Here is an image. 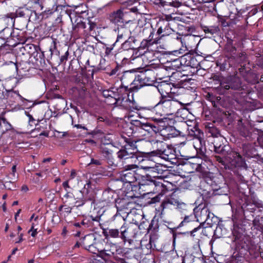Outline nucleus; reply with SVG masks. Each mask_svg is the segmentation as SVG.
<instances>
[{"label":"nucleus","instance_id":"nucleus-1","mask_svg":"<svg viewBox=\"0 0 263 263\" xmlns=\"http://www.w3.org/2000/svg\"><path fill=\"white\" fill-rule=\"evenodd\" d=\"M126 144L117 153L119 162L123 166L126 164L139 163L143 160V157L139 152L137 142L131 139H125Z\"/></svg>","mask_w":263,"mask_h":263},{"label":"nucleus","instance_id":"nucleus-2","mask_svg":"<svg viewBox=\"0 0 263 263\" xmlns=\"http://www.w3.org/2000/svg\"><path fill=\"white\" fill-rule=\"evenodd\" d=\"M145 77V74H137L134 69L125 71L120 78L121 86L126 90L136 91L143 86Z\"/></svg>","mask_w":263,"mask_h":263},{"label":"nucleus","instance_id":"nucleus-3","mask_svg":"<svg viewBox=\"0 0 263 263\" xmlns=\"http://www.w3.org/2000/svg\"><path fill=\"white\" fill-rule=\"evenodd\" d=\"M140 172L141 170L138 168L137 165L126 164L120 172V180L124 183H129L132 187L139 186L141 189L142 176Z\"/></svg>","mask_w":263,"mask_h":263},{"label":"nucleus","instance_id":"nucleus-4","mask_svg":"<svg viewBox=\"0 0 263 263\" xmlns=\"http://www.w3.org/2000/svg\"><path fill=\"white\" fill-rule=\"evenodd\" d=\"M161 99L154 107L156 114L160 116L173 115L176 112L179 107V102L165 95L164 92H159Z\"/></svg>","mask_w":263,"mask_h":263},{"label":"nucleus","instance_id":"nucleus-5","mask_svg":"<svg viewBox=\"0 0 263 263\" xmlns=\"http://www.w3.org/2000/svg\"><path fill=\"white\" fill-rule=\"evenodd\" d=\"M143 224L140 223L139 226L132 223L124 222L120 227L121 239L124 242L131 243L133 239L137 238L140 233L139 230Z\"/></svg>","mask_w":263,"mask_h":263},{"label":"nucleus","instance_id":"nucleus-6","mask_svg":"<svg viewBox=\"0 0 263 263\" xmlns=\"http://www.w3.org/2000/svg\"><path fill=\"white\" fill-rule=\"evenodd\" d=\"M169 184L170 183L165 181L163 178H160L144 182L142 186L146 187L147 189H145V190H147V193L157 194L163 196L168 191L167 184Z\"/></svg>","mask_w":263,"mask_h":263},{"label":"nucleus","instance_id":"nucleus-7","mask_svg":"<svg viewBox=\"0 0 263 263\" xmlns=\"http://www.w3.org/2000/svg\"><path fill=\"white\" fill-rule=\"evenodd\" d=\"M108 20L114 24H127L130 22L129 12L124 8H120L111 12L108 15Z\"/></svg>","mask_w":263,"mask_h":263},{"label":"nucleus","instance_id":"nucleus-8","mask_svg":"<svg viewBox=\"0 0 263 263\" xmlns=\"http://www.w3.org/2000/svg\"><path fill=\"white\" fill-rule=\"evenodd\" d=\"M147 174L142 176V183L154 179L163 178V174L167 171L165 167L160 164L155 163V165L147 166Z\"/></svg>","mask_w":263,"mask_h":263},{"label":"nucleus","instance_id":"nucleus-9","mask_svg":"<svg viewBox=\"0 0 263 263\" xmlns=\"http://www.w3.org/2000/svg\"><path fill=\"white\" fill-rule=\"evenodd\" d=\"M220 87L223 89V92H224L230 89L239 90L242 87V85L239 78L231 76L220 80Z\"/></svg>","mask_w":263,"mask_h":263},{"label":"nucleus","instance_id":"nucleus-10","mask_svg":"<svg viewBox=\"0 0 263 263\" xmlns=\"http://www.w3.org/2000/svg\"><path fill=\"white\" fill-rule=\"evenodd\" d=\"M193 212L194 216L198 221H201V222H207L209 223L208 221L213 216V214L210 212L209 209L205 203H201L197 206L194 208Z\"/></svg>","mask_w":263,"mask_h":263},{"label":"nucleus","instance_id":"nucleus-11","mask_svg":"<svg viewBox=\"0 0 263 263\" xmlns=\"http://www.w3.org/2000/svg\"><path fill=\"white\" fill-rule=\"evenodd\" d=\"M229 161L230 165L233 167H237L247 170V165L245 160L237 152H232L229 157Z\"/></svg>","mask_w":263,"mask_h":263},{"label":"nucleus","instance_id":"nucleus-12","mask_svg":"<svg viewBox=\"0 0 263 263\" xmlns=\"http://www.w3.org/2000/svg\"><path fill=\"white\" fill-rule=\"evenodd\" d=\"M100 153L107 160V163L111 165H116L114 162L112 156L114 146L110 144L102 143L100 145Z\"/></svg>","mask_w":263,"mask_h":263},{"label":"nucleus","instance_id":"nucleus-13","mask_svg":"<svg viewBox=\"0 0 263 263\" xmlns=\"http://www.w3.org/2000/svg\"><path fill=\"white\" fill-rule=\"evenodd\" d=\"M99 203L103 206L108 205L110 204L116 202V194L111 189H107L103 191L101 197L100 198Z\"/></svg>","mask_w":263,"mask_h":263},{"label":"nucleus","instance_id":"nucleus-14","mask_svg":"<svg viewBox=\"0 0 263 263\" xmlns=\"http://www.w3.org/2000/svg\"><path fill=\"white\" fill-rule=\"evenodd\" d=\"M90 186L89 183H87L84 185L82 190L80 191L82 195L80 197H78L81 203L78 204V206L83 205L88 200H94V193L91 189H89Z\"/></svg>","mask_w":263,"mask_h":263},{"label":"nucleus","instance_id":"nucleus-15","mask_svg":"<svg viewBox=\"0 0 263 263\" xmlns=\"http://www.w3.org/2000/svg\"><path fill=\"white\" fill-rule=\"evenodd\" d=\"M251 126L248 122H243L240 119L237 122V130L239 134L245 138H250L251 136Z\"/></svg>","mask_w":263,"mask_h":263},{"label":"nucleus","instance_id":"nucleus-16","mask_svg":"<svg viewBox=\"0 0 263 263\" xmlns=\"http://www.w3.org/2000/svg\"><path fill=\"white\" fill-rule=\"evenodd\" d=\"M115 102L114 103L117 106H121L123 108L127 110L131 109L134 108V101L130 100L128 96L124 97L121 96L117 98H115Z\"/></svg>","mask_w":263,"mask_h":263},{"label":"nucleus","instance_id":"nucleus-17","mask_svg":"<svg viewBox=\"0 0 263 263\" xmlns=\"http://www.w3.org/2000/svg\"><path fill=\"white\" fill-rule=\"evenodd\" d=\"M116 208L117 209V213L119 214L120 212H123L124 213L128 214L129 212L131 210L132 205L133 203L131 202L128 201L126 199H120L119 201H116Z\"/></svg>","mask_w":263,"mask_h":263},{"label":"nucleus","instance_id":"nucleus-18","mask_svg":"<svg viewBox=\"0 0 263 263\" xmlns=\"http://www.w3.org/2000/svg\"><path fill=\"white\" fill-rule=\"evenodd\" d=\"M152 144L153 148L155 149L153 153L159 156L166 155V148H167L166 143L162 141L153 140Z\"/></svg>","mask_w":263,"mask_h":263},{"label":"nucleus","instance_id":"nucleus-19","mask_svg":"<svg viewBox=\"0 0 263 263\" xmlns=\"http://www.w3.org/2000/svg\"><path fill=\"white\" fill-rule=\"evenodd\" d=\"M193 146L196 149L197 154L201 157H205V141L202 138L200 139H193Z\"/></svg>","mask_w":263,"mask_h":263},{"label":"nucleus","instance_id":"nucleus-20","mask_svg":"<svg viewBox=\"0 0 263 263\" xmlns=\"http://www.w3.org/2000/svg\"><path fill=\"white\" fill-rule=\"evenodd\" d=\"M182 200L175 193H173L170 196L166 197L162 202V205L163 208H168L169 205L177 207Z\"/></svg>","mask_w":263,"mask_h":263},{"label":"nucleus","instance_id":"nucleus-21","mask_svg":"<svg viewBox=\"0 0 263 263\" xmlns=\"http://www.w3.org/2000/svg\"><path fill=\"white\" fill-rule=\"evenodd\" d=\"M168 3L170 6L175 8H179L183 5L188 7H191L197 5V0H172Z\"/></svg>","mask_w":263,"mask_h":263},{"label":"nucleus","instance_id":"nucleus-22","mask_svg":"<svg viewBox=\"0 0 263 263\" xmlns=\"http://www.w3.org/2000/svg\"><path fill=\"white\" fill-rule=\"evenodd\" d=\"M95 237L91 235L85 236L83 241V245L84 247L89 251L96 253V249L94 246Z\"/></svg>","mask_w":263,"mask_h":263},{"label":"nucleus","instance_id":"nucleus-23","mask_svg":"<svg viewBox=\"0 0 263 263\" xmlns=\"http://www.w3.org/2000/svg\"><path fill=\"white\" fill-rule=\"evenodd\" d=\"M217 140L218 139L215 140L213 142L214 152L217 154L224 156L227 154L229 150V147L228 145H224L223 143H219Z\"/></svg>","mask_w":263,"mask_h":263},{"label":"nucleus","instance_id":"nucleus-24","mask_svg":"<svg viewBox=\"0 0 263 263\" xmlns=\"http://www.w3.org/2000/svg\"><path fill=\"white\" fill-rule=\"evenodd\" d=\"M181 125L184 128H187L189 134L193 136L194 139H200L203 137V133L196 127L190 128L185 123H182Z\"/></svg>","mask_w":263,"mask_h":263},{"label":"nucleus","instance_id":"nucleus-25","mask_svg":"<svg viewBox=\"0 0 263 263\" xmlns=\"http://www.w3.org/2000/svg\"><path fill=\"white\" fill-rule=\"evenodd\" d=\"M175 208L178 211V212L182 215L189 214L192 212L194 209L191 205L186 204L182 201Z\"/></svg>","mask_w":263,"mask_h":263},{"label":"nucleus","instance_id":"nucleus-26","mask_svg":"<svg viewBox=\"0 0 263 263\" xmlns=\"http://www.w3.org/2000/svg\"><path fill=\"white\" fill-rule=\"evenodd\" d=\"M12 34V29L9 27H5L0 31V46L7 42V40Z\"/></svg>","mask_w":263,"mask_h":263},{"label":"nucleus","instance_id":"nucleus-27","mask_svg":"<svg viewBox=\"0 0 263 263\" xmlns=\"http://www.w3.org/2000/svg\"><path fill=\"white\" fill-rule=\"evenodd\" d=\"M137 42L138 40L134 36H130L122 44V48L124 50L134 49L135 48L136 43Z\"/></svg>","mask_w":263,"mask_h":263},{"label":"nucleus","instance_id":"nucleus-28","mask_svg":"<svg viewBox=\"0 0 263 263\" xmlns=\"http://www.w3.org/2000/svg\"><path fill=\"white\" fill-rule=\"evenodd\" d=\"M103 233L106 237H110L114 238H121L120 229H108L107 230H103Z\"/></svg>","mask_w":263,"mask_h":263},{"label":"nucleus","instance_id":"nucleus-29","mask_svg":"<svg viewBox=\"0 0 263 263\" xmlns=\"http://www.w3.org/2000/svg\"><path fill=\"white\" fill-rule=\"evenodd\" d=\"M117 31L118 35L116 42H122L128 36L129 30L127 28L123 27L120 28L118 27Z\"/></svg>","mask_w":263,"mask_h":263},{"label":"nucleus","instance_id":"nucleus-30","mask_svg":"<svg viewBox=\"0 0 263 263\" xmlns=\"http://www.w3.org/2000/svg\"><path fill=\"white\" fill-rule=\"evenodd\" d=\"M141 130L146 132L149 134H152L153 133H156L159 131L157 126L148 122L143 123Z\"/></svg>","mask_w":263,"mask_h":263},{"label":"nucleus","instance_id":"nucleus-31","mask_svg":"<svg viewBox=\"0 0 263 263\" xmlns=\"http://www.w3.org/2000/svg\"><path fill=\"white\" fill-rule=\"evenodd\" d=\"M243 153L247 158H253L257 155L256 149L250 145L243 146Z\"/></svg>","mask_w":263,"mask_h":263},{"label":"nucleus","instance_id":"nucleus-32","mask_svg":"<svg viewBox=\"0 0 263 263\" xmlns=\"http://www.w3.org/2000/svg\"><path fill=\"white\" fill-rule=\"evenodd\" d=\"M139 73L145 74L146 77L144 81L145 83L143 84V86L149 85L151 83L154 82L156 79L154 76V72L149 70H146L144 72H140Z\"/></svg>","mask_w":263,"mask_h":263},{"label":"nucleus","instance_id":"nucleus-33","mask_svg":"<svg viewBox=\"0 0 263 263\" xmlns=\"http://www.w3.org/2000/svg\"><path fill=\"white\" fill-rule=\"evenodd\" d=\"M202 30L206 34H210L211 35H213L214 34H217L219 31L220 29L218 26H203Z\"/></svg>","mask_w":263,"mask_h":263},{"label":"nucleus","instance_id":"nucleus-34","mask_svg":"<svg viewBox=\"0 0 263 263\" xmlns=\"http://www.w3.org/2000/svg\"><path fill=\"white\" fill-rule=\"evenodd\" d=\"M142 224H143L142 227L147 230L148 232L151 230L155 231L158 228L157 222L154 220H152L150 223H148V222H143Z\"/></svg>","mask_w":263,"mask_h":263},{"label":"nucleus","instance_id":"nucleus-35","mask_svg":"<svg viewBox=\"0 0 263 263\" xmlns=\"http://www.w3.org/2000/svg\"><path fill=\"white\" fill-rule=\"evenodd\" d=\"M17 97H18L22 100H25L24 98L19 94L18 91L8 90L6 100H9L10 102H13Z\"/></svg>","mask_w":263,"mask_h":263},{"label":"nucleus","instance_id":"nucleus-36","mask_svg":"<svg viewBox=\"0 0 263 263\" xmlns=\"http://www.w3.org/2000/svg\"><path fill=\"white\" fill-rule=\"evenodd\" d=\"M228 188L227 186L224 185L223 186H219L218 188H214V192L212 193L214 195H227Z\"/></svg>","mask_w":263,"mask_h":263},{"label":"nucleus","instance_id":"nucleus-37","mask_svg":"<svg viewBox=\"0 0 263 263\" xmlns=\"http://www.w3.org/2000/svg\"><path fill=\"white\" fill-rule=\"evenodd\" d=\"M140 162L143 163V165H141V168L145 170L146 172L148 171V168H146L147 166H153L154 165H155V162L154 161H152L148 159H145L143 158V160L142 161H141Z\"/></svg>","mask_w":263,"mask_h":263},{"label":"nucleus","instance_id":"nucleus-38","mask_svg":"<svg viewBox=\"0 0 263 263\" xmlns=\"http://www.w3.org/2000/svg\"><path fill=\"white\" fill-rule=\"evenodd\" d=\"M10 50V46L6 43H4V44H2L0 46V55L9 53Z\"/></svg>","mask_w":263,"mask_h":263},{"label":"nucleus","instance_id":"nucleus-39","mask_svg":"<svg viewBox=\"0 0 263 263\" xmlns=\"http://www.w3.org/2000/svg\"><path fill=\"white\" fill-rule=\"evenodd\" d=\"M151 41H147L146 40L144 39L140 43V46L138 47L139 50L145 49H146L147 50H149V48L153 46L151 43Z\"/></svg>","mask_w":263,"mask_h":263},{"label":"nucleus","instance_id":"nucleus-40","mask_svg":"<svg viewBox=\"0 0 263 263\" xmlns=\"http://www.w3.org/2000/svg\"><path fill=\"white\" fill-rule=\"evenodd\" d=\"M114 250L116 251V249H104V250H102L100 251V253L104 257H111L114 256L115 254Z\"/></svg>","mask_w":263,"mask_h":263},{"label":"nucleus","instance_id":"nucleus-41","mask_svg":"<svg viewBox=\"0 0 263 263\" xmlns=\"http://www.w3.org/2000/svg\"><path fill=\"white\" fill-rule=\"evenodd\" d=\"M182 60L184 59L182 58L181 60L177 59L173 61L170 65L172 67V69L177 70L178 69L180 68V66L182 65L181 61Z\"/></svg>","mask_w":263,"mask_h":263},{"label":"nucleus","instance_id":"nucleus-42","mask_svg":"<svg viewBox=\"0 0 263 263\" xmlns=\"http://www.w3.org/2000/svg\"><path fill=\"white\" fill-rule=\"evenodd\" d=\"M174 152L175 151L174 149L173 148L172 149L167 145V148H166V155H162L160 156L162 157V158H163L165 159H169L171 158L170 156L171 155H172V157L174 156Z\"/></svg>","mask_w":263,"mask_h":263},{"label":"nucleus","instance_id":"nucleus-43","mask_svg":"<svg viewBox=\"0 0 263 263\" xmlns=\"http://www.w3.org/2000/svg\"><path fill=\"white\" fill-rule=\"evenodd\" d=\"M150 31V34L149 35V36L148 37V38L147 39H146L147 41H151V42H152L151 44H152L153 45L154 44H157L158 42V39L157 38H154V31L153 29H151L149 30Z\"/></svg>","mask_w":263,"mask_h":263},{"label":"nucleus","instance_id":"nucleus-44","mask_svg":"<svg viewBox=\"0 0 263 263\" xmlns=\"http://www.w3.org/2000/svg\"><path fill=\"white\" fill-rule=\"evenodd\" d=\"M184 216V219L180 223L179 226H183V223L188 222L194 219V215H193V211L186 215H183Z\"/></svg>","mask_w":263,"mask_h":263},{"label":"nucleus","instance_id":"nucleus-45","mask_svg":"<svg viewBox=\"0 0 263 263\" xmlns=\"http://www.w3.org/2000/svg\"><path fill=\"white\" fill-rule=\"evenodd\" d=\"M157 77L161 79L162 78L166 77V70L164 68H160L156 69Z\"/></svg>","mask_w":263,"mask_h":263},{"label":"nucleus","instance_id":"nucleus-46","mask_svg":"<svg viewBox=\"0 0 263 263\" xmlns=\"http://www.w3.org/2000/svg\"><path fill=\"white\" fill-rule=\"evenodd\" d=\"M27 11H28L27 9L20 8L16 11L15 15L16 17H25Z\"/></svg>","mask_w":263,"mask_h":263},{"label":"nucleus","instance_id":"nucleus-47","mask_svg":"<svg viewBox=\"0 0 263 263\" xmlns=\"http://www.w3.org/2000/svg\"><path fill=\"white\" fill-rule=\"evenodd\" d=\"M131 123L136 128V130H139V132H141L142 125H143V123L139 120H135L133 121V122Z\"/></svg>","mask_w":263,"mask_h":263},{"label":"nucleus","instance_id":"nucleus-48","mask_svg":"<svg viewBox=\"0 0 263 263\" xmlns=\"http://www.w3.org/2000/svg\"><path fill=\"white\" fill-rule=\"evenodd\" d=\"M103 95L105 98H108V97L115 98V96H116V95L114 92V91L110 90H103Z\"/></svg>","mask_w":263,"mask_h":263},{"label":"nucleus","instance_id":"nucleus-49","mask_svg":"<svg viewBox=\"0 0 263 263\" xmlns=\"http://www.w3.org/2000/svg\"><path fill=\"white\" fill-rule=\"evenodd\" d=\"M8 93V90L6 89L4 87H2L0 88V99L6 100L7 94Z\"/></svg>","mask_w":263,"mask_h":263},{"label":"nucleus","instance_id":"nucleus-50","mask_svg":"<svg viewBox=\"0 0 263 263\" xmlns=\"http://www.w3.org/2000/svg\"><path fill=\"white\" fill-rule=\"evenodd\" d=\"M35 226H36V223H35V222H32L31 228L28 232L29 233L31 232V235L32 237H35L37 233V228H35Z\"/></svg>","mask_w":263,"mask_h":263},{"label":"nucleus","instance_id":"nucleus-51","mask_svg":"<svg viewBox=\"0 0 263 263\" xmlns=\"http://www.w3.org/2000/svg\"><path fill=\"white\" fill-rule=\"evenodd\" d=\"M42 56L43 54L42 53H38L36 51H34L32 54V57L35 59L36 62L40 61V63H41Z\"/></svg>","mask_w":263,"mask_h":263},{"label":"nucleus","instance_id":"nucleus-52","mask_svg":"<svg viewBox=\"0 0 263 263\" xmlns=\"http://www.w3.org/2000/svg\"><path fill=\"white\" fill-rule=\"evenodd\" d=\"M193 256L191 255H185L182 260V263H193Z\"/></svg>","mask_w":263,"mask_h":263},{"label":"nucleus","instance_id":"nucleus-53","mask_svg":"<svg viewBox=\"0 0 263 263\" xmlns=\"http://www.w3.org/2000/svg\"><path fill=\"white\" fill-rule=\"evenodd\" d=\"M73 194L71 192L67 191H66V194L64 195L63 199H65V202H67L68 199H73Z\"/></svg>","mask_w":263,"mask_h":263},{"label":"nucleus","instance_id":"nucleus-54","mask_svg":"<svg viewBox=\"0 0 263 263\" xmlns=\"http://www.w3.org/2000/svg\"><path fill=\"white\" fill-rule=\"evenodd\" d=\"M172 135H174V136L183 135L184 132L183 129H176L174 127H172Z\"/></svg>","mask_w":263,"mask_h":263},{"label":"nucleus","instance_id":"nucleus-55","mask_svg":"<svg viewBox=\"0 0 263 263\" xmlns=\"http://www.w3.org/2000/svg\"><path fill=\"white\" fill-rule=\"evenodd\" d=\"M212 136L218 138V135H220L219 132L215 128H212L210 129Z\"/></svg>","mask_w":263,"mask_h":263},{"label":"nucleus","instance_id":"nucleus-56","mask_svg":"<svg viewBox=\"0 0 263 263\" xmlns=\"http://www.w3.org/2000/svg\"><path fill=\"white\" fill-rule=\"evenodd\" d=\"M4 186L6 189L8 190H13V185L11 181L5 182V183L4 184Z\"/></svg>","mask_w":263,"mask_h":263},{"label":"nucleus","instance_id":"nucleus-57","mask_svg":"<svg viewBox=\"0 0 263 263\" xmlns=\"http://www.w3.org/2000/svg\"><path fill=\"white\" fill-rule=\"evenodd\" d=\"M89 164H95L96 165H101L102 164V161L100 160L95 159L91 158V161Z\"/></svg>","mask_w":263,"mask_h":263},{"label":"nucleus","instance_id":"nucleus-58","mask_svg":"<svg viewBox=\"0 0 263 263\" xmlns=\"http://www.w3.org/2000/svg\"><path fill=\"white\" fill-rule=\"evenodd\" d=\"M215 158L217 161L220 163L222 165H223L226 168H227L226 165L225 164L224 161L223 160V158L219 156H215Z\"/></svg>","mask_w":263,"mask_h":263},{"label":"nucleus","instance_id":"nucleus-59","mask_svg":"<svg viewBox=\"0 0 263 263\" xmlns=\"http://www.w3.org/2000/svg\"><path fill=\"white\" fill-rule=\"evenodd\" d=\"M161 196H162L161 195L157 194L155 197L152 198L151 202L154 203L159 202L160 201Z\"/></svg>","mask_w":263,"mask_h":263},{"label":"nucleus","instance_id":"nucleus-60","mask_svg":"<svg viewBox=\"0 0 263 263\" xmlns=\"http://www.w3.org/2000/svg\"><path fill=\"white\" fill-rule=\"evenodd\" d=\"M39 219V217L37 216H35V214H33L31 216V217L30 218V221H32V222H35L36 223V226L37 225L38 222L37 220Z\"/></svg>","mask_w":263,"mask_h":263},{"label":"nucleus","instance_id":"nucleus-61","mask_svg":"<svg viewBox=\"0 0 263 263\" xmlns=\"http://www.w3.org/2000/svg\"><path fill=\"white\" fill-rule=\"evenodd\" d=\"M253 223L254 226L257 227V229H261V226H260L259 220H257L256 219H255L253 221Z\"/></svg>","mask_w":263,"mask_h":263},{"label":"nucleus","instance_id":"nucleus-62","mask_svg":"<svg viewBox=\"0 0 263 263\" xmlns=\"http://www.w3.org/2000/svg\"><path fill=\"white\" fill-rule=\"evenodd\" d=\"M70 181V179H69L68 180H67L65 182H64L62 184V185L63 187L64 188L65 191H67L68 188H70V186L69 185V182Z\"/></svg>","mask_w":263,"mask_h":263},{"label":"nucleus","instance_id":"nucleus-63","mask_svg":"<svg viewBox=\"0 0 263 263\" xmlns=\"http://www.w3.org/2000/svg\"><path fill=\"white\" fill-rule=\"evenodd\" d=\"M68 54H69L68 51H67L65 53L64 55L61 56V59H60V61H61V63H63V62H65L66 61H67Z\"/></svg>","mask_w":263,"mask_h":263},{"label":"nucleus","instance_id":"nucleus-64","mask_svg":"<svg viewBox=\"0 0 263 263\" xmlns=\"http://www.w3.org/2000/svg\"><path fill=\"white\" fill-rule=\"evenodd\" d=\"M128 11L129 12V14L130 13V12H133L135 13H140V12H139L138 9L136 6L129 9V11Z\"/></svg>","mask_w":263,"mask_h":263}]
</instances>
